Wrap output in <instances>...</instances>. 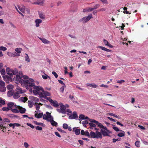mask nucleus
Returning a JSON list of instances; mask_svg holds the SVG:
<instances>
[{"label":"nucleus","mask_w":148,"mask_h":148,"mask_svg":"<svg viewBox=\"0 0 148 148\" xmlns=\"http://www.w3.org/2000/svg\"><path fill=\"white\" fill-rule=\"evenodd\" d=\"M26 81L25 84L26 88L27 89H29V91L31 92L32 91V89L31 88L32 87H34L35 86L34 80L30 78L29 80L27 79Z\"/></svg>","instance_id":"1"},{"label":"nucleus","mask_w":148,"mask_h":148,"mask_svg":"<svg viewBox=\"0 0 148 148\" xmlns=\"http://www.w3.org/2000/svg\"><path fill=\"white\" fill-rule=\"evenodd\" d=\"M92 18V16L91 14H89L88 16L84 17L79 21V22H82L83 24L86 23L89 21L90 19Z\"/></svg>","instance_id":"2"},{"label":"nucleus","mask_w":148,"mask_h":148,"mask_svg":"<svg viewBox=\"0 0 148 148\" xmlns=\"http://www.w3.org/2000/svg\"><path fill=\"white\" fill-rule=\"evenodd\" d=\"M89 121L90 122H94L95 123L98 125V126L100 128H102L103 127V125L101 123H99L98 121L94 119H89Z\"/></svg>","instance_id":"3"},{"label":"nucleus","mask_w":148,"mask_h":148,"mask_svg":"<svg viewBox=\"0 0 148 148\" xmlns=\"http://www.w3.org/2000/svg\"><path fill=\"white\" fill-rule=\"evenodd\" d=\"M78 118V116L76 112L74 111L73 112L72 115L71 114L69 116V119H76V118Z\"/></svg>","instance_id":"4"},{"label":"nucleus","mask_w":148,"mask_h":148,"mask_svg":"<svg viewBox=\"0 0 148 148\" xmlns=\"http://www.w3.org/2000/svg\"><path fill=\"white\" fill-rule=\"evenodd\" d=\"M33 88L34 89H36V90H37L38 92H39V91L40 90H41V91H44V90L43 88L41 86H34V87H33Z\"/></svg>","instance_id":"5"},{"label":"nucleus","mask_w":148,"mask_h":148,"mask_svg":"<svg viewBox=\"0 0 148 148\" xmlns=\"http://www.w3.org/2000/svg\"><path fill=\"white\" fill-rule=\"evenodd\" d=\"M80 129H78L76 127L73 128V131L74 132L75 134L77 135H79L80 133Z\"/></svg>","instance_id":"6"},{"label":"nucleus","mask_w":148,"mask_h":148,"mask_svg":"<svg viewBox=\"0 0 148 148\" xmlns=\"http://www.w3.org/2000/svg\"><path fill=\"white\" fill-rule=\"evenodd\" d=\"M19 107V112H20L21 114H23L26 111V109L22 107H21L19 106H18Z\"/></svg>","instance_id":"7"},{"label":"nucleus","mask_w":148,"mask_h":148,"mask_svg":"<svg viewBox=\"0 0 148 148\" xmlns=\"http://www.w3.org/2000/svg\"><path fill=\"white\" fill-rule=\"evenodd\" d=\"M51 103L53 104V106L55 107L58 108L59 106L58 103L56 101H53V100L52 101V102H51Z\"/></svg>","instance_id":"8"},{"label":"nucleus","mask_w":148,"mask_h":148,"mask_svg":"<svg viewBox=\"0 0 148 148\" xmlns=\"http://www.w3.org/2000/svg\"><path fill=\"white\" fill-rule=\"evenodd\" d=\"M7 74L8 75L10 76H8L7 75H5V76L8 79H11L12 77H13V73L11 72H9L7 73Z\"/></svg>","instance_id":"9"},{"label":"nucleus","mask_w":148,"mask_h":148,"mask_svg":"<svg viewBox=\"0 0 148 148\" xmlns=\"http://www.w3.org/2000/svg\"><path fill=\"white\" fill-rule=\"evenodd\" d=\"M42 22L41 20L39 19H36L35 20V22L36 23V27H38L39 26V24Z\"/></svg>","instance_id":"10"},{"label":"nucleus","mask_w":148,"mask_h":148,"mask_svg":"<svg viewBox=\"0 0 148 148\" xmlns=\"http://www.w3.org/2000/svg\"><path fill=\"white\" fill-rule=\"evenodd\" d=\"M30 99L36 102H38L39 101V99L36 97H34L33 96H30L29 97Z\"/></svg>","instance_id":"11"},{"label":"nucleus","mask_w":148,"mask_h":148,"mask_svg":"<svg viewBox=\"0 0 148 148\" xmlns=\"http://www.w3.org/2000/svg\"><path fill=\"white\" fill-rule=\"evenodd\" d=\"M101 132L103 136H110L108 134V132H107L105 130L101 129Z\"/></svg>","instance_id":"12"},{"label":"nucleus","mask_w":148,"mask_h":148,"mask_svg":"<svg viewBox=\"0 0 148 148\" xmlns=\"http://www.w3.org/2000/svg\"><path fill=\"white\" fill-rule=\"evenodd\" d=\"M98 47L101 49L103 50H104L107 52H110L111 51V50L102 46H99Z\"/></svg>","instance_id":"13"},{"label":"nucleus","mask_w":148,"mask_h":148,"mask_svg":"<svg viewBox=\"0 0 148 148\" xmlns=\"http://www.w3.org/2000/svg\"><path fill=\"white\" fill-rule=\"evenodd\" d=\"M43 115V113H40L39 114H36L35 115V116L37 118L39 119L41 118Z\"/></svg>","instance_id":"14"},{"label":"nucleus","mask_w":148,"mask_h":148,"mask_svg":"<svg viewBox=\"0 0 148 148\" xmlns=\"http://www.w3.org/2000/svg\"><path fill=\"white\" fill-rule=\"evenodd\" d=\"M33 122L34 124L37 125H41L42 127H45V125L42 123H38L36 121H33Z\"/></svg>","instance_id":"15"},{"label":"nucleus","mask_w":148,"mask_h":148,"mask_svg":"<svg viewBox=\"0 0 148 148\" xmlns=\"http://www.w3.org/2000/svg\"><path fill=\"white\" fill-rule=\"evenodd\" d=\"M60 108L62 112H64V113H63V114H65L66 113V107L65 106H60Z\"/></svg>","instance_id":"16"},{"label":"nucleus","mask_w":148,"mask_h":148,"mask_svg":"<svg viewBox=\"0 0 148 148\" xmlns=\"http://www.w3.org/2000/svg\"><path fill=\"white\" fill-rule=\"evenodd\" d=\"M121 131L122 132L119 133L117 134V136L120 137H122L123 136H124L125 135V134L124 131L121 130Z\"/></svg>","instance_id":"17"},{"label":"nucleus","mask_w":148,"mask_h":148,"mask_svg":"<svg viewBox=\"0 0 148 148\" xmlns=\"http://www.w3.org/2000/svg\"><path fill=\"white\" fill-rule=\"evenodd\" d=\"M90 136L91 138H96V134L94 132L92 131L90 133Z\"/></svg>","instance_id":"18"},{"label":"nucleus","mask_w":148,"mask_h":148,"mask_svg":"<svg viewBox=\"0 0 148 148\" xmlns=\"http://www.w3.org/2000/svg\"><path fill=\"white\" fill-rule=\"evenodd\" d=\"M20 96L19 95V93L17 92H16L14 94H13V97L15 99H17Z\"/></svg>","instance_id":"19"},{"label":"nucleus","mask_w":148,"mask_h":148,"mask_svg":"<svg viewBox=\"0 0 148 148\" xmlns=\"http://www.w3.org/2000/svg\"><path fill=\"white\" fill-rule=\"evenodd\" d=\"M6 88L4 86H0V92H4L6 91Z\"/></svg>","instance_id":"20"},{"label":"nucleus","mask_w":148,"mask_h":148,"mask_svg":"<svg viewBox=\"0 0 148 148\" xmlns=\"http://www.w3.org/2000/svg\"><path fill=\"white\" fill-rule=\"evenodd\" d=\"M14 103L13 102H10L9 103H8L7 104V106H8L11 109V110H12V108L13 107V106L14 105Z\"/></svg>","instance_id":"21"},{"label":"nucleus","mask_w":148,"mask_h":148,"mask_svg":"<svg viewBox=\"0 0 148 148\" xmlns=\"http://www.w3.org/2000/svg\"><path fill=\"white\" fill-rule=\"evenodd\" d=\"M16 80L18 82H19L21 80V78H22V77L18 75H16Z\"/></svg>","instance_id":"22"},{"label":"nucleus","mask_w":148,"mask_h":148,"mask_svg":"<svg viewBox=\"0 0 148 148\" xmlns=\"http://www.w3.org/2000/svg\"><path fill=\"white\" fill-rule=\"evenodd\" d=\"M27 80V79H23L21 78L19 82H20L21 84H25Z\"/></svg>","instance_id":"23"},{"label":"nucleus","mask_w":148,"mask_h":148,"mask_svg":"<svg viewBox=\"0 0 148 148\" xmlns=\"http://www.w3.org/2000/svg\"><path fill=\"white\" fill-rule=\"evenodd\" d=\"M40 39L42 40V42L45 44H48L49 43V41L46 39L40 38Z\"/></svg>","instance_id":"24"},{"label":"nucleus","mask_w":148,"mask_h":148,"mask_svg":"<svg viewBox=\"0 0 148 148\" xmlns=\"http://www.w3.org/2000/svg\"><path fill=\"white\" fill-rule=\"evenodd\" d=\"M97 134L96 135V138H102V135L100 132H97Z\"/></svg>","instance_id":"25"},{"label":"nucleus","mask_w":148,"mask_h":148,"mask_svg":"<svg viewBox=\"0 0 148 148\" xmlns=\"http://www.w3.org/2000/svg\"><path fill=\"white\" fill-rule=\"evenodd\" d=\"M7 95L8 97H10L13 95V92L12 90H9L8 92Z\"/></svg>","instance_id":"26"},{"label":"nucleus","mask_w":148,"mask_h":148,"mask_svg":"<svg viewBox=\"0 0 148 148\" xmlns=\"http://www.w3.org/2000/svg\"><path fill=\"white\" fill-rule=\"evenodd\" d=\"M20 99L23 102H25V101H27L28 100L27 98L26 97H21L20 98Z\"/></svg>","instance_id":"27"},{"label":"nucleus","mask_w":148,"mask_h":148,"mask_svg":"<svg viewBox=\"0 0 148 148\" xmlns=\"http://www.w3.org/2000/svg\"><path fill=\"white\" fill-rule=\"evenodd\" d=\"M84 117L85 116L84 115L81 114L79 116V120L80 121H81L82 120L85 119Z\"/></svg>","instance_id":"28"},{"label":"nucleus","mask_w":148,"mask_h":148,"mask_svg":"<svg viewBox=\"0 0 148 148\" xmlns=\"http://www.w3.org/2000/svg\"><path fill=\"white\" fill-rule=\"evenodd\" d=\"M88 86H90V87H92L93 88H96L97 86V85L95 84H87Z\"/></svg>","instance_id":"29"},{"label":"nucleus","mask_w":148,"mask_h":148,"mask_svg":"<svg viewBox=\"0 0 148 148\" xmlns=\"http://www.w3.org/2000/svg\"><path fill=\"white\" fill-rule=\"evenodd\" d=\"M11 72L14 75H15L18 73V71L17 69H15L14 70L11 69Z\"/></svg>","instance_id":"30"},{"label":"nucleus","mask_w":148,"mask_h":148,"mask_svg":"<svg viewBox=\"0 0 148 148\" xmlns=\"http://www.w3.org/2000/svg\"><path fill=\"white\" fill-rule=\"evenodd\" d=\"M25 55L26 56L25 57V60L26 61H27L28 62H30V59L29 58V57L27 53H25Z\"/></svg>","instance_id":"31"},{"label":"nucleus","mask_w":148,"mask_h":148,"mask_svg":"<svg viewBox=\"0 0 148 148\" xmlns=\"http://www.w3.org/2000/svg\"><path fill=\"white\" fill-rule=\"evenodd\" d=\"M28 106L30 108H32L33 106V101H28Z\"/></svg>","instance_id":"32"},{"label":"nucleus","mask_w":148,"mask_h":148,"mask_svg":"<svg viewBox=\"0 0 148 148\" xmlns=\"http://www.w3.org/2000/svg\"><path fill=\"white\" fill-rule=\"evenodd\" d=\"M51 125L54 126H55L56 127L57 126V125H58V123L56 122H55L54 121H53L51 122Z\"/></svg>","instance_id":"33"},{"label":"nucleus","mask_w":148,"mask_h":148,"mask_svg":"<svg viewBox=\"0 0 148 148\" xmlns=\"http://www.w3.org/2000/svg\"><path fill=\"white\" fill-rule=\"evenodd\" d=\"M7 88L8 90H10L13 89L14 88V86L12 85L9 84L8 85Z\"/></svg>","instance_id":"34"},{"label":"nucleus","mask_w":148,"mask_h":148,"mask_svg":"<svg viewBox=\"0 0 148 148\" xmlns=\"http://www.w3.org/2000/svg\"><path fill=\"white\" fill-rule=\"evenodd\" d=\"M108 114L111 116H114L117 118L120 119V118L119 116H118L117 115H116L114 114L113 113H108Z\"/></svg>","instance_id":"35"},{"label":"nucleus","mask_w":148,"mask_h":148,"mask_svg":"<svg viewBox=\"0 0 148 148\" xmlns=\"http://www.w3.org/2000/svg\"><path fill=\"white\" fill-rule=\"evenodd\" d=\"M43 92H44V95H46L47 96H50L51 95V94L49 92L45 91L44 90V91H42Z\"/></svg>","instance_id":"36"},{"label":"nucleus","mask_w":148,"mask_h":148,"mask_svg":"<svg viewBox=\"0 0 148 148\" xmlns=\"http://www.w3.org/2000/svg\"><path fill=\"white\" fill-rule=\"evenodd\" d=\"M123 10L124 11L123 12V13H126L127 14H130L131 13H129V12L127 11V8L125 7H124L123 8Z\"/></svg>","instance_id":"37"},{"label":"nucleus","mask_w":148,"mask_h":148,"mask_svg":"<svg viewBox=\"0 0 148 148\" xmlns=\"http://www.w3.org/2000/svg\"><path fill=\"white\" fill-rule=\"evenodd\" d=\"M140 142L139 141H137L135 143V145L138 147H139L140 146Z\"/></svg>","instance_id":"38"},{"label":"nucleus","mask_w":148,"mask_h":148,"mask_svg":"<svg viewBox=\"0 0 148 148\" xmlns=\"http://www.w3.org/2000/svg\"><path fill=\"white\" fill-rule=\"evenodd\" d=\"M63 127L64 129H67L68 128V125L66 123H64L63 125Z\"/></svg>","instance_id":"39"},{"label":"nucleus","mask_w":148,"mask_h":148,"mask_svg":"<svg viewBox=\"0 0 148 148\" xmlns=\"http://www.w3.org/2000/svg\"><path fill=\"white\" fill-rule=\"evenodd\" d=\"M11 111L12 112L15 113H18L19 112V110L16 109H12Z\"/></svg>","instance_id":"40"},{"label":"nucleus","mask_w":148,"mask_h":148,"mask_svg":"<svg viewBox=\"0 0 148 148\" xmlns=\"http://www.w3.org/2000/svg\"><path fill=\"white\" fill-rule=\"evenodd\" d=\"M53 121H54L53 120V117L52 116H51V117H50L48 118L47 121L51 122Z\"/></svg>","instance_id":"41"},{"label":"nucleus","mask_w":148,"mask_h":148,"mask_svg":"<svg viewBox=\"0 0 148 148\" xmlns=\"http://www.w3.org/2000/svg\"><path fill=\"white\" fill-rule=\"evenodd\" d=\"M66 86L65 85L63 86L60 89V91L62 92V93H63L64 90V88L66 87Z\"/></svg>","instance_id":"42"},{"label":"nucleus","mask_w":148,"mask_h":148,"mask_svg":"<svg viewBox=\"0 0 148 148\" xmlns=\"http://www.w3.org/2000/svg\"><path fill=\"white\" fill-rule=\"evenodd\" d=\"M3 122H7L9 123L10 122V120L7 118H5L3 119Z\"/></svg>","instance_id":"43"},{"label":"nucleus","mask_w":148,"mask_h":148,"mask_svg":"<svg viewBox=\"0 0 148 148\" xmlns=\"http://www.w3.org/2000/svg\"><path fill=\"white\" fill-rule=\"evenodd\" d=\"M0 72L2 75H4L5 74V71L4 69H1Z\"/></svg>","instance_id":"44"},{"label":"nucleus","mask_w":148,"mask_h":148,"mask_svg":"<svg viewBox=\"0 0 148 148\" xmlns=\"http://www.w3.org/2000/svg\"><path fill=\"white\" fill-rule=\"evenodd\" d=\"M22 49L20 48H16L15 49V51L18 53H20Z\"/></svg>","instance_id":"45"},{"label":"nucleus","mask_w":148,"mask_h":148,"mask_svg":"<svg viewBox=\"0 0 148 148\" xmlns=\"http://www.w3.org/2000/svg\"><path fill=\"white\" fill-rule=\"evenodd\" d=\"M0 49L1 50H2L3 51H5L7 49L5 47H4L3 46H2L0 47Z\"/></svg>","instance_id":"46"},{"label":"nucleus","mask_w":148,"mask_h":148,"mask_svg":"<svg viewBox=\"0 0 148 148\" xmlns=\"http://www.w3.org/2000/svg\"><path fill=\"white\" fill-rule=\"evenodd\" d=\"M71 143L74 145V146L75 147H76L77 145L78 144L77 142L76 143L75 142H74V141H71Z\"/></svg>","instance_id":"47"},{"label":"nucleus","mask_w":148,"mask_h":148,"mask_svg":"<svg viewBox=\"0 0 148 148\" xmlns=\"http://www.w3.org/2000/svg\"><path fill=\"white\" fill-rule=\"evenodd\" d=\"M38 94L39 95V96L40 98L42 97H43V96L44 95V92L43 93L41 92H38Z\"/></svg>","instance_id":"48"},{"label":"nucleus","mask_w":148,"mask_h":148,"mask_svg":"<svg viewBox=\"0 0 148 148\" xmlns=\"http://www.w3.org/2000/svg\"><path fill=\"white\" fill-rule=\"evenodd\" d=\"M93 122H91L90 123H89V125L90 126V127H95L96 126V125L94 124L93 123Z\"/></svg>","instance_id":"49"},{"label":"nucleus","mask_w":148,"mask_h":148,"mask_svg":"<svg viewBox=\"0 0 148 148\" xmlns=\"http://www.w3.org/2000/svg\"><path fill=\"white\" fill-rule=\"evenodd\" d=\"M39 16L42 19H44L45 18V16L42 14H40Z\"/></svg>","instance_id":"50"},{"label":"nucleus","mask_w":148,"mask_h":148,"mask_svg":"<svg viewBox=\"0 0 148 148\" xmlns=\"http://www.w3.org/2000/svg\"><path fill=\"white\" fill-rule=\"evenodd\" d=\"M100 6V5L99 4H96L95 6L93 7V10L97 9V8H99Z\"/></svg>","instance_id":"51"},{"label":"nucleus","mask_w":148,"mask_h":148,"mask_svg":"<svg viewBox=\"0 0 148 148\" xmlns=\"http://www.w3.org/2000/svg\"><path fill=\"white\" fill-rule=\"evenodd\" d=\"M85 136L88 137H90V135L89 134V132L88 131H86L85 133V134L84 135Z\"/></svg>","instance_id":"52"},{"label":"nucleus","mask_w":148,"mask_h":148,"mask_svg":"<svg viewBox=\"0 0 148 148\" xmlns=\"http://www.w3.org/2000/svg\"><path fill=\"white\" fill-rule=\"evenodd\" d=\"M28 126H29L31 128L34 129V125L31 124V123H27L26 124Z\"/></svg>","instance_id":"53"},{"label":"nucleus","mask_w":148,"mask_h":148,"mask_svg":"<svg viewBox=\"0 0 148 148\" xmlns=\"http://www.w3.org/2000/svg\"><path fill=\"white\" fill-rule=\"evenodd\" d=\"M57 129L58 130V131H59L60 132H61L62 133H66V132H65L64 130H63L61 129L60 128H57Z\"/></svg>","instance_id":"54"},{"label":"nucleus","mask_w":148,"mask_h":148,"mask_svg":"<svg viewBox=\"0 0 148 148\" xmlns=\"http://www.w3.org/2000/svg\"><path fill=\"white\" fill-rule=\"evenodd\" d=\"M112 128L116 132H119L120 131L119 128L116 127H113Z\"/></svg>","instance_id":"55"},{"label":"nucleus","mask_w":148,"mask_h":148,"mask_svg":"<svg viewBox=\"0 0 148 148\" xmlns=\"http://www.w3.org/2000/svg\"><path fill=\"white\" fill-rule=\"evenodd\" d=\"M5 85V82L2 81H0V86H4Z\"/></svg>","instance_id":"56"},{"label":"nucleus","mask_w":148,"mask_h":148,"mask_svg":"<svg viewBox=\"0 0 148 148\" xmlns=\"http://www.w3.org/2000/svg\"><path fill=\"white\" fill-rule=\"evenodd\" d=\"M52 74L54 75L56 78H57L58 77V75L55 72L53 71L52 72Z\"/></svg>","instance_id":"57"},{"label":"nucleus","mask_w":148,"mask_h":148,"mask_svg":"<svg viewBox=\"0 0 148 148\" xmlns=\"http://www.w3.org/2000/svg\"><path fill=\"white\" fill-rule=\"evenodd\" d=\"M45 74V75H42V77L44 79H47L48 76L46 74Z\"/></svg>","instance_id":"58"},{"label":"nucleus","mask_w":148,"mask_h":148,"mask_svg":"<svg viewBox=\"0 0 148 148\" xmlns=\"http://www.w3.org/2000/svg\"><path fill=\"white\" fill-rule=\"evenodd\" d=\"M43 116V119L44 120H46L47 121L48 118L47 117V116L46 114H44Z\"/></svg>","instance_id":"59"},{"label":"nucleus","mask_w":148,"mask_h":148,"mask_svg":"<svg viewBox=\"0 0 148 148\" xmlns=\"http://www.w3.org/2000/svg\"><path fill=\"white\" fill-rule=\"evenodd\" d=\"M88 9H88V8H86L84 9H83V12H89Z\"/></svg>","instance_id":"60"},{"label":"nucleus","mask_w":148,"mask_h":148,"mask_svg":"<svg viewBox=\"0 0 148 148\" xmlns=\"http://www.w3.org/2000/svg\"><path fill=\"white\" fill-rule=\"evenodd\" d=\"M88 123V121L86 120L83 121L82 122V124L84 125L87 124Z\"/></svg>","instance_id":"61"},{"label":"nucleus","mask_w":148,"mask_h":148,"mask_svg":"<svg viewBox=\"0 0 148 148\" xmlns=\"http://www.w3.org/2000/svg\"><path fill=\"white\" fill-rule=\"evenodd\" d=\"M125 82L124 80H118L117 81V83L121 84L122 83L124 82Z\"/></svg>","instance_id":"62"},{"label":"nucleus","mask_w":148,"mask_h":148,"mask_svg":"<svg viewBox=\"0 0 148 148\" xmlns=\"http://www.w3.org/2000/svg\"><path fill=\"white\" fill-rule=\"evenodd\" d=\"M38 91H37V90H33V92L34 94L35 95H37L38 94Z\"/></svg>","instance_id":"63"},{"label":"nucleus","mask_w":148,"mask_h":148,"mask_svg":"<svg viewBox=\"0 0 148 148\" xmlns=\"http://www.w3.org/2000/svg\"><path fill=\"white\" fill-rule=\"evenodd\" d=\"M0 103L1 104V105H4L5 104V101L4 100L1 99L0 100Z\"/></svg>","instance_id":"64"}]
</instances>
